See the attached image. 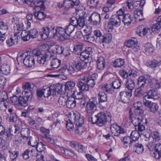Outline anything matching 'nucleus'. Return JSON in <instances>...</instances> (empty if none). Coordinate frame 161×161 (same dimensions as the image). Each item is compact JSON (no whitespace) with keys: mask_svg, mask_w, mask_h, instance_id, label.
<instances>
[{"mask_svg":"<svg viewBox=\"0 0 161 161\" xmlns=\"http://www.w3.org/2000/svg\"><path fill=\"white\" fill-rule=\"evenodd\" d=\"M151 87L154 89H158L160 87V84L158 80L154 79L152 80L150 82Z\"/></svg>","mask_w":161,"mask_h":161,"instance_id":"4d7b16f0","label":"nucleus"},{"mask_svg":"<svg viewBox=\"0 0 161 161\" xmlns=\"http://www.w3.org/2000/svg\"><path fill=\"white\" fill-rule=\"evenodd\" d=\"M20 39V37L19 36L14 35L12 36L10 39V40H8L6 42H5V44H7L8 46H11L17 44L18 42L19 39Z\"/></svg>","mask_w":161,"mask_h":161,"instance_id":"5701e85b","label":"nucleus"},{"mask_svg":"<svg viewBox=\"0 0 161 161\" xmlns=\"http://www.w3.org/2000/svg\"><path fill=\"white\" fill-rule=\"evenodd\" d=\"M79 0H63V3H58V6L59 8L64 7L62 13L64 15L68 14L69 10L72 8H76L79 4Z\"/></svg>","mask_w":161,"mask_h":161,"instance_id":"39448f33","label":"nucleus"},{"mask_svg":"<svg viewBox=\"0 0 161 161\" xmlns=\"http://www.w3.org/2000/svg\"><path fill=\"white\" fill-rule=\"evenodd\" d=\"M89 120L92 122L93 124H96L99 126H102L108 121L111 120V115L108 112H102L95 115L94 118L90 117Z\"/></svg>","mask_w":161,"mask_h":161,"instance_id":"7ed1b4c3","label":"nucleus"},{"mask_svg":"<svg viewBox=\"0 0 161 161\" xmlns=\"http://www.w3.org/2000/svg\"><path fill=\"white\" fill-rule=\"evenodd\" d=\"M126 88L128 91V92H130L132 93V90L134 88L135 84L134 82L131 79H128L125 84Z\"/></svg>","mask_w":161,"mask_h":161,"instance_id":"2f4dec72","label":"nucleus"},{"mask_svg":"<svg viewBox=\"0 0 161 161\" xmlns=\"http://www.w3.org/2000/svg\"><path fill=\"white\" fill-rule=\"evenodd\" d=\"M98 99L99 103H103L107 100V96L103 92H100L98 94Z\"/></svg>","mask_w":161,"mask_h":161,"instance_id":"c03bdc74","label":"nucleus"},{"mask_svg":"<svg viewBox=\"0 0 161 161\" xmlns=\"http://www.w3.org/2000/svg\"><path fill=\"white\" fill-rule=\"evenodd\" d=\"M122 7L124 10L128 7L130 9H132L134 8L133 2L132 0H128L126 2L122 4Z\"/></svg>","mask_w":161,"mask_h":161,"instance_id":"a19ab883","label":"nucleus"},{"mask_svg":"<svg viewBox=\"0 0 161 161\" xmlns=\"http://www.w3.org/2000/svg\"><path fill=\"white\" fill-rule=\"evenodd\" d=\"M93 49L91 47H88L80 54V58L81 60H89L91 59V55Z\"/></svg>","mask_w":161,"mask_h":161,"instance_id":"f8f14e48","label":"nucleus"},{"mask_svg":"<svg viewBox=\"0 0 161 161\" xmlns=\"http://www.w3.org/2000/svg\"><path fill=\"white\" fill-rule=\"evenodd\" d=\"M72 97L75 99L79 100L83 99H84V96L83 93L80 90H75L73 91L72 94Z\"/></svg>","mask_w":161,"mask_h":161,"instance_id":"bb28decb","label":"nucleus"},{"mask_svg":"<svg viewBox=\"0 0 161 161\" xmlns=\"http://www.w3.org/2000/svg\"><path fill=\"white\" fill-rule=\"evenodd\" d=\"M35 17L40 20H43L45 19L46 17V14L42 11H38L34 14Z\"/></svg>","mask_w":161,"mask_h":161,"instance_id":"09e8293b","label":"nucleus"},{"mask_svg":"<svg viewBox=\"0 0 161 161\" xmlns=\"http://www.w3.org/2000/svg\"><path fill=\"white\" fill-rule=\"evenodd\" d=\"M34 55L35 57L37 56V61L40 64H44L46 61L48 60L54 55L53 52L51 50H47L43 54L40 51L35 49L32 51L31 54Z\"/></svg>","mask_w":161,"mask_h":161,"instance_id":"20e7f679","label":"nucleus"},{"mask_svg":"<svg viewBox=\"0 0 161 161\" xmlns=\"http://www.w3.org/2000/svg\"><path fill=\"white\" fill-rule=\"evenodd\" d=\"M22 94H24V95L19 97L18 99V103L20 106L25 107L28 105V102L31 100L32 93L30 91H25L22 92Z\"/></svg>","mask_w":161,"mask_h":161,"instance_id":"0eeeda50","label":"nucleus"},{"mask_svg":"<svg viewBox=\"0 0 161 161\" xmlns=\"http://www.w3.org/2000/svg\"><path fill=\"white\" fill-rule=\"evenodd\" d=\"M151 80V77L148 75H145L143 76H140L137 79L138 83L137 84H141V82H144L148 81H149Z\"/></svg>","mask_w":161,"mask_h":161,"instance_id":"49530a36","label":"nucleus"},{"mask_svg":"<svg viewBox=\"0 0 161 161\" xmlns=\"http://www.w3.org/2000/svg\"><path fill=\"white\" fill-rule=\"evenodd\" d=\"M53 33V38L58 37V39L61 41L69 39V37L66 35L64 28L62 27H57L55 29L54 28Z\"/></svg>","mask_w":161,"mask_h":161,"instance_id":"6e6552de","label":"nucleus"},{"mask_svg":"<svg viewBox=\"0 0 161 161\" xmlns=\"http://www.w3.org/2000/svg\"><path fill=\"white\" fill-rule=\"evenodd\" d=\"M84 38L85 41L89 42H95L96 43V38L94 36H92L91 34L84 35Z\"/></svg>","mask_w":161,"mask_h":161,"instance_id":"8fccbe9b","label":"nucleus"},{"mask_svg":"<svg viewBox=\"0 0 161 161\" xmlns=\"http://www.w3.org/2000/svg\"><path fill=\"white\" fill-rule=\"evenodd\" d=\"M37 141L38 139L36 137H31L29 141L28 142V144L32 147H36L37 144L38 143L37 142Z\"/></svg>","mask_w":161,"mask_h":161,"instance_id":"3c124183","label":"nucleus"},{"mask_svg":"<svg viewBox=\"0 0 161 161\" xmlns=\"http://www.w3.org/2000/svg\"><path fill=\"white\" fill-rule=\"evenodd\" d=\"M61 63V60L57 58L53 59L50 62V66L53 69L58 67Z\"/></svg>","mask_w":161,"mask_h":161,"instance_id":"e433bc0d","label":"nucleus"},{"mask_svg":"<svg viewBox=\"0 0 161 161\" xmlns=\"http://www.w3.org/2000/svg\"><path fill=\"white\" fill-rule=\"evenodd\" d=\"M77 28L80 29L83 28L84 26H86L85 19L83 16H79L77 18Z\"/></svg>","mask_w":161,"mask_h":161,"instance_id":"72a5a7b5","label":"nucleus"},{"mask_svg":"<svg viewBox=\"0 0 161 161\" xmlns=\"http://www.w3.org/2000/svg\"><path fill=\"white\" fill-rule=\"evenodd\" d=\"M8 95L7 92L5 90L1 91V105L3 106L6 108H7L8 105L9 103L7 100L8 99Z\"/></svg>","mask_w":161,"mask_h":161,"instance_id":"aec40b11","label":"nucleus"},{"mask_svg":"<svg viewBox=\"0 0 161 161\" xmlns=\"http://www.w3.org/2000/svg\"><path fill=\"white\" fill-rule=\"evenodd\" d=\"M8 29L7 24L3 21L1 22V35L7 34Z\"/></svg>","mask_w":161,"mask_h":161,"instance_id":"37998d69","label":"nucleus"},{"mask_svg":"<svg viewBox=\"0 0 161 161\" xmlns=\"http://www.w3.org/2000/svg\"><path fill=\"white\" fill-rule=\"evenodd\" d=\"M75 82L73 81H70L66 82L65 84V90L67 93L71 92L75 86Z\"/></svg>","mask_w":161,"mask_h":161,"instance_id":"b1692460","label":"nucleus"},{"mask_svg":"<svg viewBox=\"0 0 161 161\" xmlns=\"http://www.w3.org/2000/svg\"><path fill=\"white\" fill-rule=\"evenodd\" d=\"M132 143L133 145V150L134 152L138 154L142 153L144 150V148L142 144H140L137 142Z\"/></svg>","mask_w":161,"mask_h":161,"instance_id":"4be33fe9","label":"nucleus"},{"mask_svg":"<svg viewBox=\"0 0 161 161\" xmlns=\"http://www.w3.org/2000/svg\"><path fill=\"white\" fill-rule=\"evenodd\" d=\"M147 95L151 99H157L160 97V94L158 92L154 90H149L147 93Z\"/></svg>","mask_w":161,"mask_h":161,"instance_id":"473e14b6","label":"nucleus"},{"mask_svg":"<svg viewBox=\"0 0 161 161\" xmlns=\"http://www.w3.org/2000/svg\"><path fill=\"white\" fill-rule=\"evenodd\" d=\"M123 18L122 22L125 25H128L131 22L130 15L129 14H124L122 17Z\"/></svg>","mask_w":161,"mask_h":161,"instance_id":"c9c22d12","label":"nucleus"},{"mask_svg":"<svg viewBox=\"0 0 161 161\" xmlns=\"http://www.w3.org/2000/svg\"><path fill=\"white\" fill-rule=\"evenodd\" d=\"M46 0H35L34 2V4L36 7H40L41 8L43 9L45 7L44 3Z\"/></svg>","mask_w":161,"mask_h":161,"instance_id":"864d4df0","label":"nucleus"},{"mask_svg":"<svg viewBox=\"0 0 161 161\" xmlns=\"http://www.w3.org/2000/svg\"><path fill=\"white\" fill-rule=\"evenodd\" d=\"M93 33L96 38V43L98 44L99 42L101 41L103 35L100 30L97 29L95 30L93 32Z\"/></svg>","mask_w":161,"mask_h":161,"instance_id":"c756f323","label":"nucleus"},{"mask_svg":"<svg viewBox=\"0 0 161 161\" xmlns=\"http://www.w3.org/2000/svg\"><path fill=\"white\" fill-rule=\"evenodd\" d=\"M75 28L73 25L69 24L68 25L66 26L64 28L66 35L69 37L71 34L74 31Z\"/></svg>","mask_w":161,"mask_h":161,"instance_id":"a18cd8bd","label":"nucleus"},{"mask_svg":"<svg viewBox=\"0 0 161 161\" xmlns=\"http://www.w3.org/2000/svg\"><path fill=\"white\" fill-rule=\"evenodd\" d=\"M98 2V0H88L87 3L90 7H95L97 6Z\"/></svg>","mask_w":161,"mask_h":161,"instance_id":"338daca9","label":"nucleus"},{"mask_svg":"<svg viewBox=\"0 0 161 161\" xmlns=\"http://www.w3.org/2000/svg\"><path fill=\"white\" fill-rule=\"evenodd\" d=\"M58 102L59 105L61 107H64L66 105L67 100L65 97L63 96L60 97Z\"/></svg>","mask_w":161,"mask_h":161,"instance_id":"69168bd1","label":"nucleus"},{"mask_svg":"<svg viewBox=\"0 0 161 161\" xmlns=\"http://www.w3.org/2000/svg\"><path fill=\"white\" fill-rule=\"evenodd\" d=\"M62 86L60 85H53L50 87H43L42 89L43 96L45 97H49L51 95H56V93H60L62 90Z\"/></svg>","mask_w":161,"mask_h":161,"instance_id":"423d86ee","label":"nucleus"},{"mask_svg":"<svg viewBox=\"0 0 161 161\" xmlns=\"http://www.w3.org/2000/svg\"><path fill=\"white\" fill-rule=\"evenodd\" d=\"M10 69L8 65L4 64L1 66V74L7 75L10 73Z\"/></svg>","mask_w":161,"mask_h":161,"instance_id":"58836bf2","label":"nucleus"},{"mask_svg":"<svg viewBox=\"0 0 161 161\" xmlns=\"http://www.w3.org/2000/svg\"><path fill=\"white\" fill-rule=\"evenodd\" d=\"M40 130L42 132L41 136L42 138L46 139L50 143L53 144L57 142V139L53 138L50 137L48 135L50 132V130L48 129H47L43 127H42L40 128Z\"/></svg>","mask_w":161,"mask_h":161,"instance_id":"4468645a","label":"nucleus"},{"mask_svg":"<svg viewBox=\"0 0 161 161\" xmlns=\"http://www.w3.org/2000/svg\"><path fill=\"white\" fill-rule=\"evenodd\" d=\"M112 36L109 33H106L104 34L101 41L99 42L98 44H102L104 47H107V45L110 43L112 41Z\"/></svg>","mask_w":161,"mask_h":161,"instance_id":"f3484780","label":"nucleus"},{"mask_svg":"<svg viewBox=\"0 0 161 161\" xmlns=\"http://www.w3.org/2000/svg\"><path fill=\"white\" fill-rule=\"evenodd\" d=\"M72 117L74 120V123L76 126L82 125L84 123V120L83 118L80 116V114L76 112L74 113Z\"/></svg>","mask_w":161,"mask_h":161,"instance_id":"6ab92c4d","label":"nucleus"},{"mask_svg":"<svg viewBox=\"0 0 161 161\" xmlns=\"http://www.w3.org/2000/svg\"><path fill=\"white\" fill-rule=\"evenodd\" d=\"M111 131L115 136L119 137L121 138V135L125 133L124 129L117 124L114 123L111 125L110 126Z\"/></svg>","mask_w":161,"mask_h":161,"instance_id":"9b49d317","label":"nucleus"},{"mask_svg":"<svg viewBox=\"0 0 161 161\" xmlns=\"http://www.w3.org/2000/svg\"><path fill=\"white\" fill-rule=\"evenodd\" d=\"M66 127L68 130H73L74 128V125L73 123L71 120L69 119L66 121Z\"/></svg>","mask_w":161,"mask_h":161,"instance_id":"0e129e2a","label":"nucleus"},{"mask_svg":"<svg viewBox=\"0 0 161 161\" xmlns=\"http://www.w3.org/2000/svg\"><path fill=\"white\" fill-rule=\"evenodd\" d=\"M76 102L75 98L72 97L68 98L66 102V106L69 108H73L76 105Z\"/></svg>","mask_w":161,"mask_h":161,"instance_id":"f704fd0d","label":"nucleus"},{"mask_svg":"<svg viewBox=\"0 0 161 161\" xmlns=\"http://www.w3.org/2000/svg\"><path fill=\"white\" fill-rule=\"evenodd\" d=\"M45 146L42 142H40L37 144L36 149L38 152H41L43 151L45 149Z\"/></svg>","mask_w":161,"mask_h":161,"instance_id":"680f3d73","label":"nucleus"},{"mask_svg":"<svg viewBox=\"0 0 161 161\" xmlns=\"http://www.w3.org/2000/svg\"><path fill=\"white\" fill-rule=\"evenodd\" d=\"M21 36L22 39L25 41L28 40L31 38L28 31H23L22 32Z\"/></svg>","mask_w":161,"mask_h":161,"instance_id":"5fc2aeb1","label":"nucleus"},{"mask_svg":"<svg viewBox=\"0 0 161 161\" xmlns=\"http://www.w3.org/2000/svg\"><path fill=\"white\" fill-rule=\"evenodd\" d=\"M96 65L97 68L98 69H103L105 67L104 58L101 56L98 57L96 61Z\"/></svg>","mask_w":161,"mask_h":161,"instance_id":"412c9836","label":"nucleus"},{"mask_svg":"<svg viewBox=\"0 0 161 161\" xmlns=\"http://www.w3.org/2000/svg\"><path fill=\"white\" fill-rule=\"evenodd\" d=\"M151 99L150 97L147 95H146L143 97V103L144 105L148 107L150 105L152 102L149 100Z\"/></svg>","mask_w":161,"mask_h":161,"instance_id":"13d9d810","label":"nucleus"},{"mask_svg":"<svg viewBox=\"0 0 161 161\" xmlns=\"http://www.w3.org/2000/svg\"><path fill=\"white\" fill-rule=\"evenodd\" d=\"M121 17L117 15H113L112 16L110 20L108 21L107 24H105L108 29L113 30L114 26L118 27L121 24Z\"/></svg>","mask_w":161,"mask_h":161,"instance_id":"9d476101","label":"nucleus"},{"mask_svg":"<svg viewBox=\"0 0 161 161\" xmlns=\"http://www.w3.org/2000/svg\"><path fill=\"white\" fill-rule=\"evenodd\" d=\"M147 107L149 108L150 112L153 113L157 112L159 108L158 104L153 102H152Z\"/></svg>","mask_w":161,"mask_h":161,"instance_id":"79ce46f5","label":"nucleus"},{"mask_svg":"<svg viewBox=\"0 0 161 161\" xmlns=\"http://www.w3.org/2000/svg\"><path fill=\"white\" fill-rule=\"evenodd\" d=\"M161 28V26L158 24L156 22L153 24L152 28V30L153 32L158 33L160 31Z\"/></svg>","mask_w":161,"mask_h":161,"instance_id":"e2e57ef3","label":"nucleus"},{"mask_svg":"<svg viewBox=\"0 0 161 161\" xmlns=\"http://www.w3.org/2000/svg\"><path fill=\"white\" fill-rule=\"evenodd\" d=\"M125 61L123 59H117L113 62V65L115 67H119L123 66Z\"/></svg>","mask_w":161,"mask_h":161,"instance_id":"603ef678","label":"nucleus"},{"mask_svg":"<svg viewBox=\"0 0 161 161\" xmlns=\"http://www.w3.org/2000/svg\"><path fill=\"white\" fill-rule=\"evenodd\" d=\"M30 133V131L29 129L27 128H22L21 131V135L23 138H26L28 137Z\"/></svg>","mask_w":161,"mask_h":161,"instance_id":"6e6d98bb","label":"nucleus"},{"mask_svg":"<svg viewBox=\"0 0 161 161\" xmlns=\"http://www.w3.org/2000/svg\"><path fill=\"white\" fill-rule=\"evenodd\" d=\"M121 82L118 80H114L112 83V87L114 89H119L121 86Z\"/></svg>","mask_w":161,"mask_h":161,"instance_id":"bf43d9fd","label":"nucleus"},{"mask_svg":"<svg viewBox=\"0 0 161 161\" xmlns=\"http://www.w3.org/2000/svg\"><path fill=\"white\" fill-rule=\"evenodd\" d=\"M84 131V128L82 125L76 126L75 130V132L80 135L82 134Z\"/></svg>","mask_w":161,"mask_h":161,"instance_id":"774afa93","label":"nucleus"},{"mask_svg":"<svg viewBox=\"0 0 161 161\" xmlns=\"http://www.w3.org/2000/svg\"><path fill=\"white\" fill-rule=\"evenodd\" d=\"M146 64L147 66L151 68L156 67L161 65V61H158L153 59L147 62Z\"/></svg>","mask_w":161,"mask_h":161,"instance_id":"4c0bfd02","label":"nucleus"},{"mask_svg":"<svg viewBox=\"0 0 161 161\" xmlns=\"http://www.w3.org/2000/svg\"><path fill=\"white\" fill-rule=\"evenodd\" d=\"M97 76V74H93L91 77L88 74L82 76L77 83L79 89L83 92H86L89 90V87H94Z\"/></svg>","mask_w":161,"mask_h":161,"instance_id":"f03ea898","label":"nucleus"},{"mask_svg":"<svg viewBox=\"0 0 161 161\" xmlns=\"http://www.w3.org/2000/svg\"><path fill=\"white\" fill-rule=\"evenodd\" d=\"M35 56L34 55L25 56L23 59V63L24 65L29 67H31L35 64Z\"/></svg>","mask_w":161,"mask_h":161,"instance_id":"dca6fc26","label":"nucleus"},{"mask_svg":"<svg viewBox=\"0 0 161 161\" xmlns=\"http://www.w3.org/2000/svg\"><path fill=\"white\" fill-rule=\"evenodd\" d=\"M55 27L53 25L49 26L48 27L42 28L43 33H40L41 38L45 40L49 37L52 38L54 37L53 29Z\"/></svg>","mask_w":161,"mask_h":161,"instance_id":"1a4fd4ad","label":"nucleus"},{"mask_svg":"<svg viewBox=\"0 0 161 161\" xmlns=\"http://www.w3.org/2000/svg\"><path fill=\"white\" fill-rule=\"evenodd\" d=\"M129 119L135 126L136 130L133 131L130 137L131 140V143L137 142L139 136V132H142L145 129V125L147 124V120L144 116L139 114L136 115L131 110L129 111Z\"/></svg>","mask_w":161,"mask_h":161,"instance_id":"f257e3e1","label":"nucleus"},{"mask_svg":"<svg viewBox=\"0 0 161 161\" xmlns=\"http://www.w3.org/2000/svg\"><path fill=\"white\" fill-rule=\"evenodd\" d=\"M125 46L129 48H131L134 51H137L139 49V46L137 45V39L132 37L125 42Z\"/></svg>","mask_w":161,"mask_h":161,"instance_id":"2eb2a0df","label":"nucleus"},{"mask_svg":"<svg viewBox=\"0 0 161 161\" xmlns=\"http://www.w3.org/2000/svg\"><path fill=\"white\" fill-rule=\"evenodd\" d=\"M134 17L140 21L144 19L142 10L137 9L134 12Z\"/></svg>","mask_w":161,"mask_h":161,"instance_id":"7c9ffc66","label":"nucleus"},{"mask_svg":"<svg viewBox=\"0 0 161 161\" xmlns=\"http://www.w3.org/2000/svg\"><path fill=\"white\" fill-rule=\"evenodd\" d=\"M96 106L93 103L92 104L88 102L87 103L86 106V111L88 114H90L91 115L94 112Z\"/></svg>","mask_w":161,"mask_h":161,"instance_id":"393cba45","label":"nucleus"},{"mask_svg":"<svg viewBox=\"0 0 161 161\" xmlns=\"http://www.w3.org/2000/svg\"><path fill=\"white\" fill-rule=\"evenodd\" d=\"M144 50L147 54H152L153 51L154 47L151 43L148 42L144 45Z\"/></svg>","mask_w":161,"mask_h":161,"instance_id":"c85d7f7f","label":"nucleus"},{"mask_svg":"<svg viewBox=\"0 0 161 161\" xmlns=\"http://www.w3.org/2000/svg\"><path fill=\"white\" fill-rule=\"evenodd\" d=\"M132 96V93L127 90L121 92L119 94V99L124 103L128 102L130 98Z\"/></svg>","mask_w":161,"mask_h":161,"instance_id":"a211bd4d","label":"nucleus"},{"mask_svg":"<svg viewBox=\"0 0 161 161\" xmlns=\"http://www.w3.org/2000/svg\"><path fill=\"white\" fill-rule=\"evenodd\" d=\"M83 47V44L82 43H77L74 47L73 52L76 54H80L82 52Z\"/></svg>","mask_w":161,"mask_h":161,"instance_id":"cd10ccee","label":"nucleus"},{"mask_svg":"<svg viewBox=\"0 0 161 161\" xmlns=\"http://www.w3.org/2000/svg\"><path fill=\"white\" fill-rule=\"evenodd\" d=\"M31 38H34L36 37L38 34V31L36 29H32L28 31Z\"/></svg>","mask_w":161,"mask_h":161,"instance_id":"052dcab7","label":"nucleus"},{"mask_svg":"<svg viewBox=\"0 0 161 161\" xmlns=\"http://www.w3.org/2000/svg\"><path fill=\"white\" fill-rule=\"evenodd\" d=\"M101 20L100 14L97 12H94L88 18V21L92 25L97 26L100 25Z\"/></svg>","mask_w":161,"mask_h":161,"instance_id":"ddd939ff","label":"nucleus"},{"mask_svg":"<svg viewBox=\"0 0 161 161\" xmlns=\"http://www.w3.org/2000/svg\"><path fill=\"white\" fill-rule=\"evenodd\" d=\"M87 61L86 62L82 60L81 61L79 62L76 63L75 65V67L76 69L79 70H81L86 68L87 67Z\"/></svg>","mask_w":161,"mask_h":161,"instance_id":"a878e982","label":"nucleus"},{"mask_svg":"<svg viewBox=\"0 0 161 161\" xmlns=\"http://www.w3.org/2000/svg\"><path fill=\"white\" fill-rule=\"evenodd\" d=\"M121 140L123 142V145L126 147H130V145L133 144V143H130L131 140L129 136H125L122 139H121Z\"/></svg>","mask_w":161,"mask_h":161,"instance_id":"de8ad7c7","label":"nucleus"},{"mask_svg":"<svg viewBox=\"0 0 161 161\" xmlns=\"http://www.w3.org/2000/svg\"><path fill=\"white\" fill-rule=\"evenodd\" d=\"M2 129L3 130L1 131V136H2V137H1V138H2L3 140L5 141L8 140L9 139L8 134L7 131H5L3 126L1 125V130Z\"/></svg>","mask_w":161,"mask_h":161,"instance_id":"ea45409f","label":"nucleus"}]
</instances>
